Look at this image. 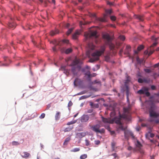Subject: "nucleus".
I'll return each mask as SVG.
<instances>
[{
	"label": "nucleus",
	"mask_w": 159,
	"mask_h": 159,
	"mask_svg": "<svg viewBox=\"0 0 159 159\" xmlns=\"http://www.w3.org/2000/svg\"><path fill=\"white\" fill-rule=\"evenodd\" d=\"M61 70L64 71V73L68 76L69 74V70L65 69V66H61Z\"/></svg>",
	"instance_id": "17"
},
{
	"label": "nucleus",
	"mask_w": 159,
	"mask_h": 159,
	"mask_svg": "<svg viewBox=\"0 0 159 159\" xmlns=\"http://www.w3.org/2000/svg\"><path fill=\"white\" fill-rule=\"evenodd\" d=\"M147 90V88H142L141 89L139 90L137 92V93L139 94H144V92Z\"/></svg>",
	"instance_id": "18"
},
{
	"label": "nucleus",
	"mask_w": 159,
	"mask_h": 159,
	"mask_svg": "<svg viewBox=\"0 0 159 159\" xmlns=\"http://www.w3.org/2000/svg\"><path fill=\"white\" fill-rule=\"evenodd\" d=\"M89 47L92 50H93L95 48V46L92 43L89 44Z\"/></svg>",
	"instance_id": "37"
},
{
	"label": "nucleus",
	"mask_w": 159,
	"mask_h": 159,
	"mask_svg": "<svg viewBox=\"0 0 159 159\" xmlns=\"http://www.w3.org/2000/svg\"><path fill=\"white\" fill-rule=\"evenodd\" d=\"M135 18H137L140 21H143V17L140 15H137L135 16Z\"/></svg>",
	"instance_id": "28"
},
{
	"label": "nucleus",
	"mask_w": 159,
	"mask_h": 159,
	"mask_svg": "<svg viewBox=\"0 0 159 159\" xmlns=\"http://www.w3.org/2000/svg\"><path fill=\"white\" fill-rule=\"evenodd\" d=\"M59 33V31L57 29H56L55 30H52L50 32V35L53 36L56 35L57 34H58Z\"/></svg>",
	"instance_id": "20"
},
{
	"label": "nucleus",
	"mask_w": 159,
	"mask_h": 159,
	"mask_svg": "<svg viewBox=\"0 0 159 159\" xmlns=\"http://www.w3.org/2000/svg\"><path fill=\"white\" fill-rule=\"evenodd\" d=\"M100 132H98V133H104V132H105V130L103 129H102L101 130H100Z\"/></svg>",
	"instance_id": "57"
},
{
	"label": "nucleus",
	"mask_w": 159,
	"mask_h": 159,
	"mask_svg": "<svg viewBox=\"0 0 159 159\" xmlns=\"http://www.w3.org/2000/svg\"><path fill=\"white\" fill-rule=\"evenodd\" d=\"M103 38L107 40V43H109L110 41L111 38L109 35L108 34H105L103 35Z\"/></svg>",
	"instance_id": "13"
},
{
	"label": "nucleus",
	"mask_w": 159,
	"mask_h": 159,
	"mask_svg": "<svg viewBox=\"0 0 159 159\" xmlns=\"http://www.w3.org/2000/svg\"><path fill=\"white\" fill-rule=\"evenodd\" d=\"M86 134V132L78 133L76 134V136L78 138H81L84 137Z\"/></svg>",
	"instance_id": "14"
},
{
	"label": "nucleus",
	"mask_w": 159,
	"mask_h": 159,
	"mask_svg": "<svg viewBox=\"0 0 159 159\" xmlns=\"http://www.w3.org/2000/svg\"><path fill=\"white\" fill-rule=\"evenodd\" d=\"M72 51V49L71 48H68L65 51V53L66 54H69Z\"/></svg>",
	"instance_id": "34"
},
{
	"label": "nucleus",
	"mask_w": 159,
	"mask_h": 159,
	"mask_svg": "<svg viewBox=\"0 0 159 159\" xmlns=\"http://www.w3.org/2000/svg\"><path fill=\"white\" fill-rule=\"evenodd\" d=\"M124 133L125 137L126 139H128L130 136L131 137L133 138H134V137L133 133L129 130L126 129L124 131Z\"/></svg>",
	"instance_id": "4"
},
{
	"label": "nucleus",
	"mask_w": 159,
	"mask_h": 159,
	"mask_svg": "<svg viewBox=\"0 0 159 159\" xmlns=\"http://www.w3.org/2000/svg\"><path fill=\"white\" fill-rule=\"evenodd\" d=\"M151 39L152 40H155V41H156L157 40V38H155V37H154V36H153L152 37Z\"/></svg>",
	"instance_id": "62"
},
{
	"label": "nucleus",
	"mask_w": 159,
	"mask_h": 159,
	"mask_svg": "<svg viewBox=\"0 0 159 159\" xmlns=\"http://www.w3.org/2000/svg\"><path fill=\"white\" fill-rule=\"evenodd\" d=\"M60 112L57 111L55 115V119L56 120H58L60 117Z\"/></svg>",
	"instance_id": "22"
},
{
	"label": "nucleus",
	"mask_w": 159,
	"mask_h": 159,
	"mask_svg": "<svg viewBox=\"0 0 159 159\" xmlns=\"http://www.w3.org/2000/svg\"><path fill=\"white\" fill-rule=\"evenodd\" d=\"M100 127V125H99L97 124L93 126L91 128L94 131L98 133L100 132L99 128Z\"/></svg>",
	"instance_id": "11"
},
{
	"label": "nucleus",
	"mask_w": 159,
	"mask_h": 159,
	"mask_svg": "<svg viewBox=\"0 0 159 159\" xmlns=\"http://www.w3.org/2000/svg\"><path fill=\"white\" fill-rule=\"evenodd\" d=\"M87 155L86 154H84L82 155L80 157V159H85L87 158Z\"/></svg>",
	"instance_id": "33"
},
{
	"label": "nucleus",
	"mask_w": 159,
	"mask_h": 159,
	"mask_svg": "<svg viewBox=\"0 0 159 159\" xmlns=\"http://www.w3.org/2000/svg\"><path fill=\"white\" fill-rule=\"evenodd\" d=\"M80 33L78 31H76V32L73 35L72 38L75 39H76L78 38V36L79 34Z\"/></svg>",
	"instance_id": "24"
},
{
	"label": "nucleus",
	"mask_w": 159,
	"mask_h": 159,
	"mask_svg": "<svg viewBox=\"0 0 159 159\" xmlns=\"http://www.w3.org/2000/svg\"><path fill=\"white\" fill-rule=\"evenodd\" d=\"M72 104L73 103L71 101H70L68 103V106L69 107H70L72 105Z\"/></svg>",
	"instance_id": "53"
},
{
	"label": "nucleus",
	"mask_w": 159,
	"mask_h": 159,
	"mask_svg": "<svg viewBox=\"0 0 159 159\" xmlns=\"http://www.w3.org/2000/svg\"><path fill=\"white\" fill-rule=\"evenodd\" d=\"M89 116L88 115H84L81 117L80 121L82 122H86L89 120Z\"/></svg>",
	"instance_id": "10"
},
{
	"label": "nucleus",
	"mask_w": 159,
	"mask_h": 159,
	"mask_svg": "<svg viewBox=\"0 0 159 159\" xmlns=\"http://www.w3.org/2000/svg\"><path fill=\"white\" fill-rule=\"evenodd\" d=\"M119 38L122 41H124L125 39V37L124 35H120L119 36Z\"/></svg>",
	"instance_id": "41"
},
{
	"label": "nucleus",
	"mask_w": 159,
	"mask_h": 159,
	"mask_svg": "<svg viewBox=\"0 0 159 159\" xmlns=\"http://www.w3.org/2000/svg\"><path fill=\"white\" fill-rule=\"evenodd\" d=\"M11 21L10 22H9L8 24V26L9 28L14 29L15 28L16 26V24L15 23L13 22L12 20V18H11Z\"/></svg>",
	"instance_id": "15"
},
{
	"label": "nucleus",
	"mask_w": 159,
	"mask_h": 159,
	"mask_svg": "<svg viewBox=\"0 0 159 159\" xmlns=\"http://www.w3.org/2000/svg\"><path fill=\"white\" fill-rule=\"evenodd\" d=\"M52 49L53 51L56 52L57 51L56 46H54L52 48Z\"/></svg>",
	"instance_id": "61"
},
{
	"label": "nucleus",
	"mask_w": 159,
	"mask_h": 159,
	"mask_svg": "<svg viewBox=\"0 0 159 159\" xmlns=\"http://www.w3.org/2000/svg\"><path fill=\"white\" fill-rule=\"evenodd\" d=\"M70 140V137H67V138L64 143H63V145H67V143H68L69 142V141Z\"/></svg>",
	"instance_id": "27"
},
{
	"label": "nucleus",
	"mask_w": 159,
	"mask_h": 159,
	"mask_svg": "<svg viewBox=\"0 0 159 159\" xmlns=\"http://www.w3.org/2000/svg\"><path fill=\"white\" fill-rule=\"evenodd\" d=\"M159 66V62L155 65V67H157Z\"/></svg>",
	"instance_id": "63"
},
{
	"label": "nucleus",
	"mask_w": 159,
	"mask_h": 159,
	"mask_svg": "<svg viewBox=\"0 0 159 159\" xmlns=\"http://www.w3.org/2000/svg\"><path fill=\"white\" fill-rule=\"evenodd\" d=\"M106 12L108 14H111L112 13V11L111 10H108L106 11Z\"/></svg>",
	"instance_id": "54"
},
{
	"label": "nucleus",
	"mask_w": 159,
	"mask_h": 159,
	"mask_svg": "<svg viewBox=\"0 0 159 159\" xmlns=\"http://www.w3.org/2000/svg\"><path fill=\"white\" fill-rule=\"evenodd\" d=\"M86 24V23L83 22L82 21H81L80 22V25H85Z\"/></svg>",
	"instance_id": "56"
},
{
	"label": "nucleus",
	"mask_w": 159,
	"mask_h": 159,
	"mask_svg": "<svg viewBox=\"0 0 159 159\" xmlns=\"http://www.w3.org/2000/svg\"><path fill=\"white\" fill-rule=\"evenodd\" d=\"M144 94H145L146 96L148 97L150 96V94L149 92L148 91V89L147 88V90L144 92Z\"/></svg>",
	"instance_id": "45"
},
{
	"label": "nucleus",
	"mask_w": 159,
	"mask_h": 159,
	"mask_svg": "<svg viewBox=\"0 0 159 159\" xmlns=\"http://www.w3.org/2000/svg\"><path fill=\"white\" fill-rule=\"evenodd\" d=\"M74 29L73 28H72L68 30V31L67 32L66 34L67 35H69L72 32L73 30Z\"/></svg>",
	"instance_id": "31"
},
{
	"label": "nucleus",
	"mask_w": 159,
	"mask_h": 159,
	"mask_svg": "<svg viewBox=\"0 0 159 159\" xmlns=\"http://www.w3.org/2000/svg\"><path fill=\"white\" fill-rule=\"evenodd\" d=\"M119 125H120L118 127L119 128L123 131H125L127 128V127L126 126L124 127L122 125V123L121 124Z\"/></svg>",
	"instance_id": "26"
},
{
	"label": "nucleus",
	"mask_w": 159,
	"mask_h": 159,
	"mask_svg": "<svg viewBox=\"0 0 159 159\" xmlns=\"http://www.w3.org/2000/svg\"><path fill=\"white\" fill-rule=\"evenodd\" d=\"M12 145H17L19 144V143L16 141H13L12 143Z\"/></svg>",
	"instance_id": "42"
},
{
	"label": "nucleus",
	"mask_w": 159,
	"mask_h": 159,
	"mask_svg": "<svg viewBox=\"0 0 159 159\" xmlns=\"http://www.w3.org/2000/svg\"><path fill=\"white\" fill-rule=\"evenodd\" d=\"M76 122V120H74L73 121H71L70 122H68L67 124V125H72L74 124Z\"/></svg>",
	"instance_id": "32"
},
{
	"label": "nucleus",
	"mask_w": 159,
	"mask_h": 159,
	"mask_svg": "<svg viewBox=\"0 0 159 159\" xmlns=\"http://www.w3.org/2000/svg\"><path fill=\"white\" fill-rule=\"evenodd\" d=\"M97 32L96 31H94L91 32L90 34H85V36L86 39H87L89 38H90L93 36H94L96 38H97L98 36L97 35Z\"/></svg>",
	"instance_id": "6"
},
{
	"label": "nucleus",
	"mask_w": 159,
	"mask_h": 159,
	"mask_svg": "<svg viewBox=\"0 0 159 159\" xmlns=\"http://www.w3.org/2000/svg\"><path fill=\"white\" fill-rule=\"evenodd\" d=\"M148 50L145 51L144 52V53L145 54L147 55L148 54Z\"/></svg>",
	"instance_id": "64"
},
{
	"label": "nucleus",
	"mask_w": 159,
	"mask_h": 159,
	"mask_svg": "<svg viewBox=\"0 0 159 159\" xmlns=\"http://www.w3.org/2000/svg\"><path fill=\"white\" fill-rule=\"evenodd\" d=\"M85 141V145L86 146H88L90 145V142L88 140L86 139Z\"/></svg>",
	"instance_id": "40"
},
{
	"label": "nucleus",
	"mask_w": 159,
	"mask_h": 159,
	"mask_svg": "<svg viewBox=\"0 0 159 159\" xmlns=\"http://www.w3.org/2000/svg\"><path fill=\"white\" fill-rule=\"evenodd\" d=\"M86 98H87V97L85 96H82L80 98V99H83Z\"/></svg>",
	"instance_id": "59"
},
{
	"label": "nucleus",
	"mask_w": 159,
	"mask_h": 159,
	"mask_svg": "<svg viewBox=\"0 0 159 159\" xmlns=\"http://www.w3.org/2000/svg\"><path fill=\"white\" fill-rule=\"evenodd\" d=\"M110 18L112 20L115 21L116 20V17L114 16H111L110 17Z\"/></svg>",
	"instance_id": "47"
},
{
	"label": "nucleus",
	"mask_w": 159,
	"mask_h": 159,
	"mask_svg": "<svg viewBox=\"0 0 159 159\" xmlns=\"http://www.w3.org/2000/svg\"><path fill=\"white\" fill-rule=\"evenodd\" d=\"M111 155L114 156L115 159L117 157V154L116 153H113Z\"/></svg>",
	"instance_id": "50"
},
{
	"label": "nucleus",
	"mask_w": 159,
	"mask_h": 159,
	"mask_svg": "<svg viewBox=\"0 0 159 159\" xmlns=\"http://www.w3.org/2000/svg\"><path fill=\"white\" fill-rule=\"evenodd\" d=\"M131 81V78L127 74H126L125 80V86L126 87L127 89H128V84Z\"/></svg>",
	"instance_id": "5"
},
{
	"label": "nucleus",
	"mask_w": 159,
	"mask_h": 159,
	"mask_svg": "<svg viewBox=\"0 0 159 159\" xmlns=\"http://www.w3.org/2000/svg\"><path fill=\"white\" fill-rule=\"evenodd\" d=\"M136 145L139 148L141 147L142 146V145L138 141H137Z\"/></svg>",
	"instance_id": "44"
},
{
	"label": "nucleus",
	"mask_w": 159,
	"mask_h": 159,
	"mask_svg": "<svg viewBox=\"0 0 159 159\" xmlns=\"http://www.w3.org/2000/svg\"><path fill=\"white\" fill-rule=\"evenodd\" d=\"M145 71L148 73H149L151 72V70L149 69H145Z\"/></svg>",
	"instance_id": "51"
},
{
	"label": "nucleus",
	"mask_w": 159,
	"mask_h": 159,
	"mask_svg": "<svg viewBox=\"0 0 159 159\" xmlns=\"http://www.w3.org/2000/svg\"><path fill=\"white\" fill-rule=\"evenodd\" d=\"M157 43L156 42H154L150 46V48H148V50L149 51L148 52V56H150L154 52V50L152 48L156 46Z\"/></svg>",
	"instance_id": "8"
},
{
	"label": "nucleus",
	"mask_w": 159,
	"mask_h": 159,
	"mask_svg": "<svg viewBox=\"0 0 159 159\" xmlns=\"http://www.w3.org/2000/svg\"><path fill=\"white\" fill-rule=\"evenodd\" d=\"M80 60L79 59H75L74 60L72 63L70 65V66H73L71 69V71L74 75H77V68L74 66L80 63Z\"/></svg>",
	"instance_id": "3"
},
{
	"label": "nucleus",
	"mask_w": 159,
	"mask_h": 159,
	"mask_svg": "<svg viewBox=\"0 0 159 159\" xmlns=\"http://www.w3.org/2000/svg\"><path fill=\"white\" fill-rule=\"evenodd\" d=\"M150 116L151 118H156L159 116V114L156 113L155 112L153 111L152 109L149 110Z\"/></svg>",
	"instance_id": "7"
},
{
	"label": "nucleus",
	"mask_w": 159,
	"mask_h": 159,
	"mask_svg": "<svg viewBox=\"0 0 159 159\" xmlns=\"http://www.w3.org/2000/svg\"><path fill=\"white\" fill-rule=\"evenodd\" d=\"M98 19L99 21L101 22H105L107 21L105 16H104L103 18H98Z\"/></svg>",
	"instance_id": "30"
},
{
	"label": "nucleus",
	"mask_w": 159,
	"mask_h": 159,
	"mask_svg": "<svg viewBox=\"0 0 159 159\" xmlns=\"http://www.w3.org/2000/svg\"><path fill=\"white\" fill-rule=\"evenodd\" d=\"M83 83V81L78 78H76L74 82V86L77 87L81 85Z\"/></svg>",
	"instance_id": "9"
},
{
	"label": "nucleus",
	"mask_w": 159,
	"mask_h": 159,
	"mask_svg": "<svg viewBox=\"0 0 159 159\" xmlns=\"http://www.w3.org/2000/svg\"><path fill=\"white\" fill-rule=\"evenodd\" d=\"M115 145L116 143L114 142H112L111 143V146L112 151H114L115 149Z\"/></svg>",
	"instance_id": "29"
},
{
	"label": "nucleus",
	"mask_w": 159,
	"mask_h": 159,
	"mask_svg": "<svg viewBox=\"0 0 159 159\" xmlns=\"http://www.w3.org/2000/svg\"><path fill=\"white\" fill-rule=\"evenodd\" d=\"M85 75H87L89 78H91L92 77H94L96 75V74L95 73H93L92 74H90V72L89 71H88L85 73Z\"/></svg>",
	"instance_id": "19"
},
{
	"label": "nucleus",
	"mask_w": 159,
	"mask_h": 159,
	"mask_svg": "<svg viewBox=\"0 0 159 159\" xmlns=\"http://www.w3.org/2000/svg\"><path fill=\"white\" fill-rule=\"evenodd\" d=\"M73 128V127L72 126H69V127L66 128L64 130L65 132H69L71 131Z\"/></svg>",
	"instance_id": "25"
},
{
	"label": "nucleus",
	"mask_w": 159,
	"mask_h": 159,
	"mask_svg": "<svg viewBox=\"0 0 159 159\" xmlns=\"http://www.w3.org/2000/svg\"><path fill=\"white\" fill-rule=\"evenodd\" d=\"M151 88L152 90H155L156 89V87L154 85H152L151 87Z\"/></svg>",
	"instance_id": "60"
},
{
	"label": "nucleus",
	"mask_w": 159,
	"mask_h": 159,
	"mask_svg": "<svg viewBox=\"0 0 159 159\" xmlns=\"http://www.w3.org/2000/svg\"><path fill=\"white\" fill-rule=\"evenodd\" d=\"M105 60L107 62H109L110 61V57L108 55L105 56Z\"/></svg>",
	"instance_id": "35"
},
{
	"label": "nucleus",
	"mask_w": 159,
	"mask_h": 159,
	"mask_svg": "<svg viewBox=\"0 0 159 159\" xmlns=\"http://www.w3.org/2000/svg\"><path fill=\"white\" fill-rule=\"evenodd\" d=\"M105 49L106 46L105 45L101 46L99 50H96L92 54V57L89 59V62H93L99 60V57L103 54Z\"/></svg>",
	"instance_id": "2"
},
{
	"label": "nucleus",
	"mask_w": 159,
	"mask_h": 159,
	"mask_svg": "<svg viewBox=\"0 0 159 159\" xmlns=\"http://www.w3.org/2000/svg\"><path fill=\"white\" fill-rule=\"evenodd\" d=\"M143 83L144 82V83H148L149 82V81L147 79H146L145 78H144L143 79Z\"/></svg>",
	"instance_id": "52"
},
{
	"label": "nucleus",
	"mask_w": 159,
	"mask_h": 159,
	"mask_svg": "<svg viewBox=\"0 0 159 159\" xmlns=\"http://www.w3.org/2000/svg\"><path fill=\"white\" fill-rule=\"evenodd\" d=\"M130 106H129L128 107H124L123 108L124 113L122 114H120L119 117L118 118L115 117L112 119L113 120V123H115L118 125H121L122 123L121 121V118L125 119L126 120L129 121L130 120L131 117L130 114Z\"/></svg>",
	"instance_id": "1"
},
{
	"label": "nucleus",
	"mask_w": 159,
	"mask_h": 159,
	"mask_svg": "<svg viewBox=\"0 0 159 159\" xmlns=\"http://www.w3.org/2000/svg\"><path fill=\"white\" fill-rule=\"evenodd\" d=\"M107 4L108 5H110V6H111L113 5L112 2H109L108 1L107 2Z\"/></svg>",
	"instance_id": "58"
},
{
	"label": "nucleus",
	"mask_w": 159,
	"mask_h": 159,
	"mask_svg": "<svg viewBox=\"0 0 159 159\" xmlns=\"http://www.w3.org/2000/svg\"><path fill=\"white\" fill-rule=\"evenodd\" d=\"M138 82L139 83H143V80L141 78H139L138 79Z\"/></svg>",
	"instance_id": "48"
},
{
	"label": "nucleus",
	"mask_w": 159,
	"mask_h": 159,
	"mask_svg": "<svg viewBox=\"0 0 159 159\" xmlns=\"http://www.w3.org/2000/svg\"><path fill=\"white\" fill-rule=\"evenodd\" d=\"M102 121L104 123H109L110 124H113V120H111L109 118H107L103 117V116L102 117Z\"/></svg>",
	"instance_id": "12"
},
{
	"label": "nucleus",
	"mask_w": 159,
	"mask_h": 159,
	"mask_svg": "<svg viewBox=\"0 0 159 159\" xmlns=\"http://www.w3.org/2000/svg\"><path fill=\"white\" fill-rule=\"evenodd\" d=\"M45 116V114L44 113H42L41 115L39 116V118L40 119H43V118Z\"/></svg>",
	"instance_id": "46"
},
{
	"label": "nucleus",
	"mask_w": 159,
	"mask_h": 159,
	"mask_svg": "<svg viewBox=\"0 0 159 159\" xmlns=\"http://www.w3.org/2000/svg\"><path fill=\"white\" fill-rule=\"evenodd\" d=\"M144 48V46L143 45H140L137 48V50L138 51H140Z\"/></svg>",
	"instance_id": "36"
},
{
	"label": "nucleus",
	"mask_w": 159,
	"mask_h": 159,
	"mask_svg": "<svg viewBox=\"0 0 159 159\" xmlns=\"http://www.w3.org/2000/svg\"><path fill=\"white\" fill-rule=\"evenodd\" d=\"M94 143L96 145H99L100 143V142L99 140H97L94 141Z\"/></svg>",
	"instance_id": "43"
},
{
	"label": "nucleus",
	"mask_w": 159,
	"mask_h": 159,
	"mask_svg": "<svg viewBox=\"0 0 159 159\" xmlns=\"http://www.w3.org/2000/svg\"><path fill=\"white\" fill-rule=\"evenodd\" d=\"M33 101V99H28L27 100L26 103L28 104H29V103H31L32 102H32Z\"/></svg>",
	"instance_id": "38"
},
{
	"label": "nucleus",
	"mask_w": 159,
	"mask_h": 159,
	"mask_svg": "<svg viewBox=\"0 0 159 159\" xmlns=\"http://www.w3.org/2000/svg\"><path fill=\"white\" fill-rule=\"evenodd\" d=\"M63 42L64 43H67L69 42V40L66 39H64L63 40Z\"/></svg>",
	"instance_id": "55"
},
{
	"label": "nucleus",
	"mask_w": 159,
	"mask_h": 159,
	"mask_svg": "<svg viewBox=\"0 0 159 159\" xmlns=\"http://www.w3.org/2000/svg\"><path fill=\"white\" fill-rule=\"evenodd\" d=\"M131 47L129 45H127L126 47V49L125 52V54H128L129 52L130 51Z\"/></svg>",
	"instance_id": "23"
},
{
	"label": "nucleus",
	"mask_w": 159,
	"mask_h": 159,
	"mask_svg": "<svg viewBox=\"0 0 159 159\" xmlns=\"http://www.w3.org/2000/svg\"><path fill=\"white\" fill-rule=\"evenodd\" d=\"M110 42L109 43H106V44L109 45L110 48L111 50H113L115 48V46L113 44L111 43Z\"/></svg>",
	"instance_id": "21"
},
{
	"label": "nucleus",
	"mask_w": 159,
	"mask_h": 159,
	"mask_svg": "<svg viewBox=\"0 0 159 159\" xmlns=\"http://www.w3.org/2000/svg\"><path fill=\"white\" fill-rule=\"evenodd\" d=\"M30 156V153L26 152H23L21 155V156L23 158H27L29 157Z\"/></svg>",
	"instance_id": "16"
},
{
	"label": "nucleus",
	"mask_w": 159,
	"mask_h": 159,
	"mask_svg": "<svg viewBox=\"0 0 159 159\" xmlns=\"http://www.w3.org/2000/svg\"><path fill=\"white\" fill-rule=\"evenodd\" d=\"M148 135H149V134H148L146 135V137H147V136H148ZM149 135L150 136L151 138H153L154 136V134L152 133H150V134H149Z\"/></svg>",
	"instance_id": "49"
},
{
	"label": "nucleus",
	"mask_w": 159,
	"mask_h": 159,
	"mask_svg": "<svg viewBox=\"0 0 159 159\" xmlns=\"http://www.w3.org/2000/svg\"><path fill=\"white\" fill-rule=\"evenodd\" d=\"M80 150V148H75L73 149L72 150H71L72 152H78Z\"/></svg>",
	"instance_id": "39"
}]
</instances>
